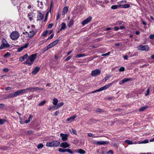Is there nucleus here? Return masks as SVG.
Here are the masks:
<instances>
[{
  "instance_id": "obj_61",
  "label": "nucleus",
  "mask_w": 154,
  "mask_h": 154,
  "mask_svg": "<svg viewBox=\"0 0 154 154\" xmlns=\"http://www.w3.org/2000/svg\"><path fill=\"white\" fill-rule=\"evenodd\" d=\"M101 109L100 108H97L96 109V111L97 112H101Z\"/></svg>"
},
{
  "instance_id": "obj_42",
  "label": "nucleus",
  "mask_w": 154,
  "mask_h": 154,
  "mask_svg": "<svg viewBox=\"0 0 154 154\" xmlns=\"http://www.w3.org/2000/svg\"><path fill=\"white\" fill-rule=\"evenodd\" d=\"M88 136L90 137H97V136H94V135L93 134H92L91 133H88Z\"/></svg>"
},
{
  "instance_id": "obj_31",
  "label": "nucleus",
  "mask_w": 154,
  "mask_h": 154,
  "mask_svg": "<svg viewBox=\"0 0 154 154\" xmlns=\"http://www.w3.org/2000/svg\"><path fill=\"white\" fill-rule=\"evenodd\" d=\"M46 145L47 146L52 147L53 145V141L47 142Z\"/></svg>"
},
{
  "instance_id": "obj_16",
  "label": "nucleus",
  "mask_w": 154,
  "mask_h": 154,
  "mask_svg": "<svg viewBox=\"0 0 154 154\" xmlns=\"http://www.w3.org/2000/svg\"><path fill=\"white\" fill-rule=\"evenodd\" d=\"M40 69L39 67L36 66L32 72V74L33 75H35L37 73Z\"/></svg>"
},
{
  "instance_id": "obj_35",
  "label": "nucleus",
  "mask_w": 154,
  "mask_h": 154,
  "mask_svg": "<svg viewBox=\"0 0 154 154\" xmlns=\"http://www.w3.org/2000/svg\"><path fill=\"white\" fill-rule=\"evenodd\" d=\"M8 97L9 98H13L14 97H16V95H15V94L14 93L13 94H9L8 95Z\"/></svg>"
},
{
  "instance_id": "obj_13",
  "label": "nucleus",
  "mask_w": 154,
  "mask_h": 154,
  "mask_svg": "<svg viewBox=\"0 0 154 154\" xmlns=\"http://www.w3.org/2000/svg\"><path fill=\"white\" fill-rule=\"evenodd\" d=\"M14 93L15 94L16 97H17V96L20 94L25 93V92L24 89H23L21 90H18L15 92Z\"/></svg>"
},
{
  "instance_id": "obj_2",
  "label": "nucleus",
  "mask_w": 154,
  "mask_h": 154,
  "mask_svg": "<svg viewBox=\"0 0 154 154\" xmlns=\"http://www.w3.org/2000/svg\"><path fill=\"white\" fill-rule=\"evenodd\" d=\"M20 34L19 33L16 31L12 32L10 34V37L13 40H16L19 38Z\"/></svg>"
},
{
  "instance_id": "obj_51",
  "label": "nucleus",
  "mask_w": 154,
  "mask_h": 154,
  "mask_svg": "<svg viewBox=\"0 0 154 154\" xmlns=\"http://www.w3.org/2000/svg\"><path fill=\"white\" fill-rule=\"evenodd\" d=\"M71 57V56H68L67 57L65 60V61H68Z\"/></svg>"
},
{
  "instance_id": "obj_30",
  "label": "nucleus",
  "mask_w": 154,
  "mask_h": 154,
  "mask_svg": "<svg viewBox=\"0 0 154 154\" xmlns=\"http://www.w3.org/2000/svg\"><path fill=\"white\" fill-rule=\"evenodd\" d=\"M66 24L64 23H62L61 24V26L60 29V31H61L62 30L66 28Z\"/></svg>"
},
{
  "instance_id": "obj_39",
  "label": "nucleus",
  "mask_w": 154,
  "mask_h": 154,
  "mask_svg": "<svg viewBox=\"0 0 154 154\" xmlns=\"http://www.w3.org/2000/svg\"><path fill=\"white\" fill-rule=\"evenodd\" d=\"M45 100H43L41 102H40L38 106H42L43 105H44L45 103Z\"/></svg>"
},
{
  "instance_id": "obj_45",
  "label": "nucleus",
  "mask_w": 154,
  "mask_h": 154,
  "mask_svg": "<svg viewBox=\"0 0 154 154\" xmlns=\"http://www.w3.org/2000/svg\"><path fill=\"white\" fill-rule=\"evenodd\" d=\"M49 48V47L47 45L46 47L43 50V52H44L46 51H47Z\"/></svg>"
},
{
  "instance_id": "obj_49",
  "label": "nucleus",
  "mask_w": 154,
  "mask_h": 154,
  "mask_svg": "<svg viewBox=\"0 0 154 154\" xmlns=\"http://www.w3.org/2000/svg\"><path fill=\"white\" fill-rule=\"evenodd\" d=\"M125 70V69L124 67H122L120 68L119 71L120 72L124 71Z\"/></svg>"
},
{
  "instance_id": "obj_53",
  "label": "nucleus",
  "mask_w": 154,
  "mask_h": 154,
  "mask_svg": "<svg viewBox=\"0 0 154 154\" xmlns=\"http://www.w3.org/2000/svg\"><path fill=\"white\" fill-rule=\"evenodd\" d=\"M149 38L152 39H154V35L151 34L149 36Z\"/></svg>"
},
{
  "instance_id": "obj_63",
  "label": "nucleus",
  "mask_w": 154,
  "mask_h": 154,
  "mask_svg": "<svg viewBox=\"0 0 154 154\" xmlns=\"http://www.w3.org/2000/svg\"><path fill=\"white\" fill-rule=\"evenodd\" d=\"M5 105L3 104H0V108H3L4 106Z\"/></svg>"
},
{
  "instance_id": "obj_56",
  "label": "nucleus",
  "mask_w": 154,
  "mask_h": 154,
  "mask_svg": "<svg viewBox=\"0 0 154 154\" xmlns=\"http://www.w3.org/2000/svg\"><path fill=\"white\" fill-rule=\"evenodd\" d=\"M72 132H73V134H77L76 131L75 130L73 129H72Z\"/></svg>"
},
{
  "instance_id": "obj_9",
  "label": "nucleus",
  "mask_w": 154,
  "mask_h": 154,
  "mask_svg": "<svg viewBox=\"0 0 154 154\" xmlns=\"http://www.w3.org/2000/svg\"><path fill=\"white\" fill-rule=\"evenodd\" d=\"M114 83V81L112 83H110L109 84L105 86L100 88V90H99L100 91H101L103 90L107 89L110 87L112 85V83Z\"/></svg>"
},
{
  "instance_id": "obj_33",
  "label": "nucleus",
  "mask_w": 154,
  "mask_h": 154,
  "mask_svg": "<svg viewBox=\"0 0 154 154\" xmlns=\"http://www.w3.org/2000/svg\"><path fill=\"white\" fill-rule=\"evenodd\" d=\"M58 151L61 152H66V149H63L61 148H59L58 149Z\"/></svg>"
},
{
  "instance_id": "obj_23",
  "label": "nucleus",
  "mask_w": 154,
  "mask_h": 154,
  "mask_svg": "<svg viewBox=\"0 0 154 154\" xmlns=\"http://www.w3.org/2000/svg\"><path fill=\"white\" fill-rule=\"evenodd\" d=\"M25 92V93H26L28 91H34V90H33V87H29L27 88H26L24 89Z\"/></svg>"
},
{
  "instance_id": "obj_34",
  "label": "nucleus",
  "mask_w": 154,
  "mask_h": 154,
  "mask_svg": "<svg viewBox=\"0 0 154 154\" xmlns=\"http://www.w3.org/2000/svg\"><path fill=\"white\" fill-rule=\"evenodd\" d=\"M125 142L126 143H128V144L129 145L133 144L134 143H132V142L131 141V140H125Z\"/></svg>"
},
{
  "instance_id": "obj_17",
  "label": "nucleus",
  "mask_w": 154,
  "mask_h": 154,
  "mask_svg": "<svg viewBox=\"0 0 154 154\" xmlns=\"http://www.w3.org/2000/svg\"><path fill=\"white\" fill-rule=\"evenodd\" d=\"M34 13L32 12L29 13L28 14V17L29 18V20L30 21H32L33 20Z\"/></svg>"
},
{
  "instance_id": "obj_19",
  "label": "nucleus",
  "mask_w": 154,
  "mask_h": 154,
  "mask_svg": "<svg viewBox=\"0 0 154 154\" xmlns=\"http://www.w3.org/2000/svg\"><path fill=\"white\" fill-rule=\"evenodd\" d=\"M74 152H77L81 154H84L85 153V152L83 150L81 149H78L77 151L74 150Z\"/></svg>"
},
{
  "instance_id": "obj_57",
  "label": "nucleus",
  "mask_w": 154,
  "mask_h": 154,
  "mask_svg": "<svg viewBox=\"0 0 154 154\" xmlns=\"http://www.w3.org/2000/svg\"><path fill=\"white\" fill-rule=\"evenodd\" d=\"M99 90H100V88L99 89L95 91H93L92 92H91V93H95L96 92L100 91Z\"/></svg>"
},
{
  "instance_id": "obj_44",
  "label": "nucleus",
  "mask_w": 154,
  "mask_h": 154,
  "mask_svg": "<svg viewBox=\"0 0 154 154\" xmlns=\"http://www.w3.org/2000/svg\"><path fill=\"white\" fill-rule=\"evenodd\" d=\"M66 152L71 154H73V152H74V151H72V150L69 149H66Z\"/></svg>"
},
{
  "instance_id": "obj_46",
  "label": "nucleus",
  "mask_w": 154,
  "mask_h": 154,
  "mask_svg": "<svg viewBox=\"0 0 154 154\" xmlns=\"http://www.w3.org/2000/svg\"><path fill=\"white\" fill-rule=\"evenodd\" d=\"M149 91H150V90H149V88H148L147 89V91H146V93H145V96H147L149 94Z\"/></svg>"
},
{
  "instance_id": "obj_48",
  "label": "nucleus",
  "mask_w": 154,
  "mask_h": 154,
  "mask_svg": "<svg viewBox=\"0 0 154 154\" xmlns=\"http://www.w3.org/2000/svg\"><path fill=\"white\" fill-rule=\"evenodd\" d=\"M130 53L129 52V53H127L126 54H127V55H125V56H124L123 57V58H124V59L125 60H128V56L127 55H128Z\"/></svg>"
},
{
  "instance_id": "obj_32",
  "label": "nucleus",
  "mask_w": 154,
  "mask_h": 154,
  "mask_svg": "<svg viewBox=\"0 0 154 154\" xmlns=\"http://www.w3.org/2000/svg\"><path fill=\"white\" fill-rule=\"evenodd\" d=\"M58 102V100L56 98H54L53 99V103L54 105H56L57 104Z\"/></svg>"
},
{
  "instance_id": "obj_8",
  "label": "nucleus",
  "mask_w": 154,
  "mask_h": 154,
  "mask_svg": "<svg viewBox=\"0 0 154 154\" xmlns=\"http://www.w3.org/2000/svg\"><path fill=\"white\" fill-rule=\"evenodd\" d=\"M60 136L61 137L62 140L63 141L66 140L68 139L69 135L68 134L61 133L60 134Z\"/></svg>"
},
{
  "instance_id": "obj_14",
  "label": "nucleus",
  "mask_w": 154,
  "mask_h": 154,
  "mask_svg": "<svg viewBox=\"0 0 154 154\" xmlns=\"http://www.w3.org/2000/svg\"><path fill=\"white\" fill-rule=\"evenodd\" d=\"M35 32L34 30L30 31L28 33V36L30 38H32L35 35Z\"/></svg>"
},
{
  "instance_id": "obj_43",
  "label": "nucleus",
  "mask_w": 154,
  "mask_h": 154,
  "mask_svg": "<svg viewBox=\"0 0 154 154\" xmlns=\"http://www.w3.org/2000/svg\"><path fill=\"white\" fill-rule=\"evenodd\" d=\"M149 142V140H146L143 141L142 142H140L138 143H147Z\"/></svg>"
},
{
  "instance_id": "obj_24",
  "label": "nucleus",
  "mask_w": 154,
  "mask_h": 154,
  "mask_svg": "<svg viewBox=\"0 0 154 154\" xmlns=\"http://www.w3.org/2000/svg\"><path fill=\"white\" fill-rule=\"evenodd\" d=\"M76 117V116L75 115L67 119V121L71 122L74 120L75 119Z\"/></svg>"
},
{
  "instance_id": "obj_38",
  "label": "nucleus",
  "mask_w": 154,
  "mask_h": 154,
  "mask_svg": "<svg viewBox=\"0 0 154 154\" xmlns=\"http://www.w3.org/2000/svg\"><path fill=\"white\" fill-rule=\"evenodd\" d=\"M43 147V145L42 143L39 144L37 146V147L38 149L42 148Z\"/></svg>"
},
{
  "instance_id": "obj_18",
  "label": "nucleus",
  "mask_w": 154,
  "mask_h": 154,
  "mask_svg": "<svg viewBox=\"0 0 154 154\" xmlns=\"http://www.w3.org/2000/svg\"><path fill=\"white\" fill-rule=\"evenodd\" d=\"M28 57V55L27 54H26L24 56H23L20 57L19 60L22 61L26 59Z\"/></svg>"
},
{
  "instance_id": "obj_55",
  "label": "nucleus",
  "mask_w": 154,
  "mask_h": 154,
  "mask_svg": "<svg viewBox=\"0 0 154 154\" xmlns=\"http://www.w3.org/2000/svg\"><path fill=\"white\" fill-rule=\"evenodd\" d=\"M11 89H12V88L9 87L6 88L5 90L6 91H8L10 90H11Z\"/></svg>"
},
{
  "instance_id": "obj_36",
  "label": "nucleus",
  "mask_w": 154,
  "mask_h": 154,
  "mask_svg": "<svg viewBox=\"0 0 154 154\" xmlns=\"http://www.w3.org/2000/svg\"><path fill=\"white\" fill-rule=\"evenodd\" d=\"M85 56V54H79L77 55L76 56V58H79V57H84Z\"/></svg>"
},
{
  "instance_id": "obj_20",
  "label": "nucleus",
  "mask_w": 154,
  "mask_h": 154,
  "mask_svg": "<svg viewBox=\"0 0 154 154\" xmlns=\"http://www.w3.org/2000/svg\"><path fill=\"white\" fill-rule=\"evenodd\" d=\"M60 144V142L58 141H53V147H57Z\"/></svg>"
},
{
  "instance_id": "obj_26",
  "label": "nucleus",
  "mask_w": 154,
  "mask_h": 154,
  "mask_svg": "<svg viewBox=\"0 0 154 154\" xmlns=\"http://www.w3.org/2000/svg\"><path fill=\"white\" fill-rule=\"evenodd\" d=\"M148 106H143L141 107L139 109L140 111L142 112L145 110L147 108Z\"/></svg>"
},
{
  "instance_id": "obj_12",
  "label": "nucleus",
  "mask_w": 154,
  "mask_h": 154,
  "mask_svg": "<svg viewBox=\"0 0 154 154\" xmlns=\"http://www.w3.org/2000/svg\"><path fill=\"white\" fill-rule=\"evenodd\" d=\"M69 144L67 143L66 142L61 143L60 145V147L64 148L69 147Z\"/></svg>"
},
{
  "instance_id": "obj_21",
  "label": "nucleus",
  "mask_w": 154,
  "mask_h": 154,
  "mask_svg": "<svg viewBox=\"0 0 154 154\" xmlns=\"http://www.w3.org/2000/svg\"><path fill=\"white\" fill-rule=\"evenodd\" d=\"M43 16L42 13H39L37 15L38 19L37 20L41 21L43 18Z\"/></svg>"
},
{
  "instance_id": "obj_5",
  "label": "nucleus",
  "mask_w": 154,
  "mask_h": 154,
  "mask_svg": "<svg viewBox=\"0 0 154 154\" xmlns=\"http://www.w3.org/2000/svg\"><path fill=\"white\" fill-rule=\"evenodd\" d=\"M10 45L5 40V42H3L1 44L0 47V49H3L6 48H8L9 47Z\"/></svg>"
},
{
  "instance_id": "obj_27",
  "label": "nucleus",
  "mask_w": 154,
  "mask_h": 154,
  "mask_svg": "<svg viewBox=\"0 0 154 154\" xmlns=\"http://www.w3.org/2000/svg\"><path fill=\"white\" fill-rule=\"evenodd\" d=\"M68 10V8L67 6L65 7L63 9V13L64 14H66Z\"/></svg>"
},
{
  "instance_id": "obj_41",
  "label": "nucleus",
  "mask_w": 154,
  "mask_h": 154,
  "mask_svg": "<svg viewBox=\"0 0 154 154\" xmlns=\"http://www.w3.org/2000/svg\"><path fill=\"white\" fill-rule=\"evenodd\" d=\"M10 55L11 54L7 52L3 56V57L5 58L7 57L10 56Z\"/></svg>"
},
{
  "instance_id": "obj_54",
  "label": "nucleus",
  "mask_w": 154,
  "mask_h": 154,
  "mask_svg": "<svg viewBox=\"0 0 154 154\" xmlns=\"http://www.w3.org/2000/svg\"><path fill=\"white\" fill-rule=\"evenodd\" d=\"M3 71H4V72H8V71L9 69L8 68H4L3 69Z\"/></svg>"
},
{
  "instance_id": "obj_60",
  "label": "nucleus",
  "mask_w": 154,
  "mask_h": 154,
  "mask_svg": "<svg viewBox=\"0 0 154 154\" xmlns=\"http://www.w3.org/2000/svg\"><path fill=\"white\" fill-rule=\"evenodd\" d=\"M110 77V76H106L105 78V81L107 80Z\"/></svg>"
},
{
  "instance_id": "obj_58",
  "label": "nucleus",
  "mask_w": 154,
  "mask_h": 154,
  "mask_svg": "<svg viewBox=\"0 0 154 154\" xmlns=\"http://www.w3.org/2000/svg\"><path fill=\"white\" fill-rule=\"evenodd\" d=\"M53 25V24L52 23H50L49 24L48 26V28H50L52 27Z\"/></svg>"
},
{
  "instance_id": "obj_4",
  "label": "nucleus",
  "mask_w": 154,
  "mask_h": 154,
  "mask_svg": "<svg viewBox=\"0 0 154 154\" xmlns=\"http://www.w3.org/2000/svg\"><path fill=\"white\" fill-rule=\"evenodd\" d=\"M109 143V142L106 141H95L93 142V143L94 144H96L97 145H105L108 144Z\"/></svg>"
},
{
  "instance_id": "obj_59",
  "label": "nucleus",
  "mask_w": 154,
  "mask_h": 154,
  "mask_svg": "<svg viewBox=\"0 0 154 154\" xmlns=\"http://www.w3.org/2000/svg\"><path fill=\"white\" fill-rule=\"evenodd\" d=\"M32 97H33V96L32 95H31L29 96L28 97V99L29 100H31V99H32Z\"/></svg>"
},
{
  "instance_id": "obj_28",
  "label": "nucleus",
  "mask_w": 154,
  "mask_h": 154,
  "mask_svg": "<svg viewBox=\"0 0 154 154\" xmlns=\"http://www.w3.org/2000/svg\"><path fill=\"white\" fill-rule=\"evenodd\" d=\"M32 117V115H29V117L28 119L27 120L25 121V123H28L31 120V119Z\"/></svg>"
},
{
  "instance_id": "obj_22",
  "label": "nucleus",
  "mask_w": 154,
  "mask_h": 154,
  "mask_svg": "<svg viewBox=\"0 0 154 154\" xmlns=\"http://www.w3.org/2000/svg\"><path fill=\"white\" fill-rule=\"evenodd\" d=\"M130 5L128 4H125L124 5H119V7H121L122 8H128L130 7Z\"/></svg>"
},
{
  "instance_id": "obj_29",
  "label": "nucleus",
  "mask_w": 154,
  "mask_h": 154,
  "mask_svg": "<svg viewBox=\"0 0 154 154\" xmlns=\"http://www.w3.org/2000/svg\"><path fill=\"white\" fill-rule=\"evenodd\" d=\"M74 20L73 19H71L68 24V26L69 27H71L73 24Z\"/></svg>"
},
{
  "instance_id": "obj_11",
  "label": "nucleus",
  "mask_w": 154,
  "mask_h": 154,
  "mask_svg": "<svg viewBox=\"0 0 154 154\" xmlns=\"http://www.w3.org/2000/svg\"><path fill=\"white\" fill-rule=\"evenodd\" d=\"M29 44L28 43L25 44L24 45L19 48H17V51L18 52H20L22 51L24 48H27Z\"/></svg>"
},
{
  "instance_id": "obj_7",
  "label": "nucleus",
  "mask_w": 154,
  "mask_h": 154,
  "mask_svg": "<svg viewBox=\"0 0 154 154\" xmlns=\"http://www.w3.org/2000/svg\"><path fill=\"white\" fill-rule=\"evenodd\" d=\"M101 72L98 69H96L92 72L91 75L93 76H95L97 75H99Z\"/></svg>"
},
{
  "instance_id": "obj_50",
  "label": "nucleus",
  "mask_w": 154,
  "mask_h": 154,
  "mask_svg": "<svg viewBox=\"0 0 154 154\" xmlns=\"http://www.w3.org/2000/svg\"><path fill=\"white\" fill-rule=\"evenodd\" d=\"M110 53V52H108L106 53L105 54H102V56H108L109 55Z\"/></svg>"
},
{
  "instance_id": "obj_64",
  "label": "nucleus",
  "mask_w": 154,
  "mask_h": 154,
  "mask_svg": "<svg viewBox=\"0 0 154 154\" xmlns=\"http://www.w3.org/2000/svg\"><path fill=\"white\" fill-rule=\"evenodd\" d=\"M119 28L118 27H115L114 28V29L116 30V31H118V30H119Z\"/></svg>"
},
{
  "instance_id": "obj_15",
  "label": "nucleus",
  "mask_w": 154,
  "mask_h": 154,
  "mask_svg": "<svg viewBox=\"0 0 154 154\" xmlns=\"http://www.w3.org/2000/svg\"><path fill=\"white\" fill-rule=\"evenodd\" d=\"M131 79H132L131 78H125L122 80L121 82H119V84L120 85H122L124 83L127 82L131 81Z\"/></svg>"
},
{
  "instance_id": "obj_3",
  "label": "nucleus",
  "mask_w": 154,
  "mask_h": 154,
  "mask_svg": "<svg viewBox=\"0 0 154 154\" xmlns=\"http://www.w3.org/2000/svg\"><path fill=\"white\" fill-rule=\"evenodd\" d=\"M137 48L139 50L142 51H147L149 49V48L148 45H139L138 46Z\"/></svg>"
},
{
  "instance_id": "obj_62",
  "label": "nucleus",
  "mask_w": 154,
  "mask_h": 154,
  "mask_svg": "<svg viewBox=\"0 0 154 154\" xmlns=\"http://www.w3.org/2000/svg\"><path fill=\"white\" fill-rule=\"evenodd\" d=\"M60 14L59 13H58L56 19L57 20H58L60 18Z\"/></svg>"
},
{
  "instance_id": "obj_40",
  "label": "nucleus",
  "mask_w": 154,
  "mask_h": 154,
  "mask_svg": "<svg viewBox=\"0 0 154 154\" xmlns=\"http://www.w3.org/2000/svg\"><path fill=\"white\" fill-rule=\"evenodd\" d=\"M48 30H46L42 34V35L43 36H46L47 34L48 33Z\"/></svg>"
},
{
  "instance_id": "obj_6",
  "label": "nucleus",
  "mask_w": 154,
  "mask_h": 154,
  "mask_svg": "<svg viewBox=\"0 0 154 154\" xmlns=\"http://www.w3.org/2000/svg\"><path fill=\"white\" fill-rule=\"evenodd\" d=\"M91 20L92 17L91 16H89L87 19L83 21L82 23V24L83 25H85L90 22Z\"/></svg>"
},
{
  "instance_id": "obj_37",
  "label": "nucleus",
  "mask_w": 154,
  "mask_h": 154,
  "mask_svg": "<svg viewBox=\"0 0 154 154\" xmlns=\"http://www.w3.org/2000/svg\"><path fill=\"white\" fill-rule=\"evenodd\" d=\"M118 7H119V5H113L111 7V8L112 9H117Z\"/></svg>"
},
{
  "instance_id": "obj_1",
  "label": "nucleus",
  "mask_w": 154,
  "mask_h": 154,
  "mask_svg": "<svg viewBox=\"0 0 154 154\" xmlns=\"http://www.w3.org/2000/svg\"><path fill=\"white\" fill-rule=\"evenodd\" d=\"M37 54L36 53L32 54L29 56L28 59L24 63V64L31 66L33 63L34 60L35 59Z\"/></svg>"
},
{
  "instance_id": "obj_10",
  "label": "nucleus",
  "mask_w": 154,
  "mask_h": 154,
  "mask_svg": "<svg viewBox=\"0 0 154 154\" xmlns=\"http://www.w3.org/2000/svg\"><path fill=\"white\" fill-rule=\"evenodd\" d=\"M59 41V40H56L54 42L50 44L49 45H48V46L49 48H51L54 46L55 45H57Z\"/></svg>"
},
{
  "instance_id": "obj_47",
  "label": "nucleus",
  "mask_w": 154,
  "mask_h": 154,
  "mask_svg": "<svg viewBox=\"0 0 154 154\" xmlns=\"http://www.w3.org/2000/svg\"><path fill=\"white\" fill-rule=\"evenodd\" d=\"M56 108V106H51L49 108H48V110H52L53 109H56L55 108Z\"/></svg>"
},
{
  "instance_id": "obj_25",
  "label": "nucleus",
  "mask_w": 154,
  "mask_h": 154,
  "mask_svg": "<svg viewBox=\"0 0 154 154\" xmlns=\"http://www.w3.org/2000/svg\"><path fill=\"white\" fill-rule=\"evenodd\" d=\"M64 104V103L63 102H60V103H58L57 105L56 106V108H55L56 109H59L60 107L63 106Z\"/></svg>"
},
{
  "instance_id": "obj_52",
  "label": "nucleus",
  "mask_w": 154,
  "mask_h": 154,
  "mask_svg": "<svg viewBox=\"0 0 154 154\" xmlns=\"http://www.w3.org/2000/svg\"><path fill=\"white\" fill-rule=\"evenodd\" d=\"M5 121V120L0 119V124L1 125L3 124L4 123Z\"/></svg>"
}]
</instances>
